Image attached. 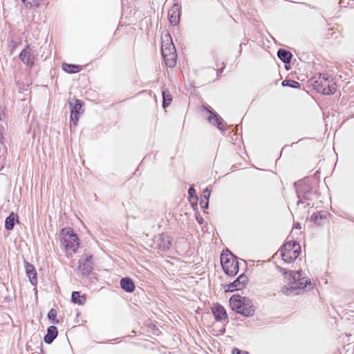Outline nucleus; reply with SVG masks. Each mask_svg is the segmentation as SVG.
<instances>
[{
    "instance_id": "1",
    "label": "nucleus",
    "mask_w": 354,
    "mask_h": 354,
    "mask_svg": "<svg viewBox=\"0 0 354 354\" xmlns=\"http://www.w3.org/2000/svg\"><path fill=\"white\" fill-rule=\"evenodd\" d=\"M283 270L284 275L288 273L289 279L293 280L290 288H286V290L283 291L286 295H299L305 290H310L313 288L314 284L311 281L301 277V271H286L284 269Z\"/></svg>"
},
{
    "instance_id": "2",
    "label": "nucleus",
    "mask_w": 354,
    "mask_h": 354,
    "mask_svg": "<svg viewBox=\"0 0 354 354\" xmlns=\"http://www.w3.org/2000/svg\"><path fill=\"white\" fill-rule=\"evenodd\" d=\"M310 84L317 92L323 95L334 94L337 90L336 83L328 74L319 73L310 79Z\"/></svg>"
},
{
    "instance_id": "3",
    "label": "nucleus",
    "mask_w": 354,
    "mask_h": 354,
    "mask_svg": "<svg viewBox=\"0 0 354 354\" xmlns=\"http://www.w3.org/2000/svg\"><path fill=\"white\" fill-rule=\"evenodd\" d=\"M230 308L238 314L245 317H251L255 309L252 301L240 295H234L229 299Z\"/></svg>"
},
{
    "instance_id": "4",
    "label": "nucleus",
    "mask_w": 354,
    "mask_h": 354,
    "mask_svg": "<svg viewBox=\"0 0 354 354\" xmlns=\"http://www.w3.org/2000/svg\"><path fill=\"white\" fill-rule=\"evenodd\" d=\"M161 52L166 65L170 68L174 67L176 64V50L169 33L162 38Z\"/></svg>"
},
{
    "instance_id": "5",
    "label": "nucleus",
    "mask_w": 354,
    "mask_h": 354,
    "mask_svg": "<svg viewBox=\"0 0 354 354\" xmlns=\"http://www.w3.org/2000/svg\"><path fill=\"white\" fill-rule=\"evenodd\" d=\"M221 263L227 275L233 277L238 274L239 270L238 258L229 250H223L221 254Z\"/></svg>"
},
{
    "instance_id": "6",
    "label": "nucleus",
    "mask_w": 354,
    "mask_h": 354,
    "mask_svg": "<svg viewBox=\"0 0 354 354\" xmlns=\"http://www.w3.org/2000/svg\"><path fill=\"white\" fill-rule=\"evenodd\" d=\"M61 243L64 250L75 253L79 247V239L71 227L64 228L61 230Z\"/></svg>"
},
{
    "instance_id": "7",
    "label": "nucleus",
    "mask_w": 354,
    "mask_h": 354,
    "mask_svg": "<svg viewBox=\"0 0 354 354\" xmlns=\"http://www.w3.org/2000/svg\"><path fill=\"white\" fill-rule=\"evenodd\" d=\"M300 252V245L295 241L286 242L281 248L282 259L286 263L293 262L299 257Z\"/></svg>"
},
{
    "instance_id": "8",
    "label": "nucleus",
    "mask_w": 354,
    "mask_h": 354,
    "mask_svg": "<svg viewBox=\"0 0 354 354\" xmlns=\"http://www.w3.org/2000/svg\"><path fill=\"white\" fill-rule=\"evenodd\" d=\"M33 46L27 44L21 51L19 55V59L29 68H32L35 65L37 55Z\"/></svg>"
},
{
    "instance_id": "9",
    "label": "nucleus",
    "mask_w": 354,
    "mask_h": 354,
    "mask_svg": "<svg viewBox=\"0 0 354 354\" xmlns=\"http://www.w3.org/2000/svg\"><path fill=\"white\" fill-rule=\"evenodd\" d=\"M93 255L91 254H84L79 260V266L77 271L82 276L88 275L93 270Z\"/></svg>"
},
{
    "instance_id": "10",
    "label": "nucleus",
    "mask_w": 354,
    "mask_h": 354,
    "mask_svg": "<svg viewBox=\"0 0 354 354\" xmlns=\"http://www.w3.org/2000/svg\"><path fill=\"white\" fill-rule=\"evenodd\" d=\"M212 313L217 322L226 321L228 323V316L225 308L220 304L216 303L212 307Z\"/></svg>"
},
{
    "instance_id": "11",
    "label": "nucleus",
    "mask_w": 354,
    "mask_h": 354,
    "mask_svg": "<svg viewBox=\"0 0 354 354\" xmlns=\"http://www.w3.org/2000/svg\"><path fill=\"white\" fill-rule=\"evenodd\" d=\"M206 109L209 113V115L207 117L208 122L211 124L216 126L217 128L221 131L225 130L226 123H225L222 118L216 112H213L210 109L207 108Z\"/></svg>"
},
{
    "instance_id": "12",
    "label": "nucleus",
    "mask_w": 354,
    "mask_h": 354,
    "mask_svg": "<svg viewBox=\"0 0 354 354\" xmlns=\"http://www.w3.org/2000/svg\"><path fill=\"white\" fill-rule=\"evenodd\" d=\"M248 278L245 274L239 275L232 283L228 285L227 291H234L235 290H242L246 286Z\"/></svg>"
},
{
    "instance_id": "13",
    "label": "nucleus",
    "mask_w": 354,
    "mask_h": 354,
    "mask_svg": "<svg viewBox=\"0 0 354 354\" xmlns=\"http://www.w3.org/2000/svg\"><path fill=\"white\" fill-rule=\"evenodd\" d=\"M157 248L160 251H167L171 246V239L166 234H161L156 237Z\"/></svg>"
},
{
    "instance_id": "14",
    "label": "nucleus",
    "mask_w": 354,
    "mask_h": 354,
    "mask_svg": "<svg viewBox=\"0 0 354 354\" xmlns=\"http://www.w3.org/2000/svg\"><path fill=\"white\" fill-rule=\"evenodd\" d=\"M25 269L27 277L32 286L37 284V273L34 266L29 262L25 261Z\"/></svg>"
},
{
    "instance_id": "15",
    "label": "nucleus",
    "mask_w": 354,
    "mask_h": 354,
    "mask_svg": "<svg viewBox=\"0 0 354 354\" xmlns=\"http://www.w3.org/2000/svg\"><path fill=\"white\" fill-rule=\"evenodd\" d=\"M180 6L174 4L171 10L168 12V17L172 26H176L180 21Z\"/></svg>"
},
{
    "instance_id": "16",
    "label": "nucleus",
    "mask_w": 354,
    "mask_h": 354,
    "mask_svg": "<svg viewBox=\"0 0 354 354\" xmlns=\"http://www.w3.org/2000/svg\"><path fill=\"white\" fill-rule=\"evenodd\" d=\"M294 186L296 189V192L297 194V197L299 198V200L297 203V205H299L300 203H302L301 199H300L301 195L304 194V197L305 199L306 195L308 193L307 189H308V186H307L302 180H299L297 182H295L294 183Z\"/></svg>"
},
{
    "instance_id": "17",
    "label": "nucleus",
    "mask_w": 354,
    "mask_h": 354,
    "mask_svg": "<svg viewBox=\"0 0 354 354\" xmlns=\"http://www.w3.org/2000/svg\"><path fill=\"white\" fill-rule=\"evenodd\" d=\"M58 335V330L56 326H50L47 328V333L44 337V341L47 344H50Z\"/></svg>"
},
{
    "instance_id": "18",
    "label": "nucleus",
    "mask_w": 354,
    "mask_h": 354,
    "mask_svg": "<svg viewBox=\"0 0 354 354\" xmlns=\"http://www.w3.org/2000/svg\"><path fill=\"white\" fill-rule=\"evenodd\" d=\"M120 286L127 292H133L135 290V283L129 277H124L120 280Z\"/></svg>"
},
{
    "instance_id": "19",
    "label": "nucleus",
    "mask_w": 354,
    "mask_h": 354,
    "mask_svg": "<svg viewBox=\"0 0 354 354\" xmlns=\"http://www.w3.org/2000/svg\"><path fill=\"white\" fill-rule=\"evenodd\" d=\"M277 57L284 64H290L292 60V54L286 49L279 48L277 51Z\"/></svg>"
},
{
    "instance_id": "20",
    "label": "nucleus",
    "mask_w": 354,
    "mask_h": 354,
    "mask_svg": "<svg viewBox=\"0 0 354 354\" xmlns=\"http://www.w3.org/2000/svg\"><path fill=\"white\" fill-rule=\"evenodd\" d=\"M82 68L80 65L63 63L62 69L68 73H75L80 72Z\"/></svg>"
},
{
    "instance_id": "21",
    "label": "nucleus",
    "mask_w": 354,
    "mask_h": 354,
    "mask_svg": "<svg viewBox=\"0 0 354 354\" xmlns=\"http://www.w3.org/2000/svg\"><path fill=\"white\" fill-rule=\"evenodd\" d=\"M16 220L17 221V216L14 212H11L6 218L5 228L7 230H12L14 228Z\"/></svg>"
},
{
    "instance_id": "22",
    "label": "nucleus",
    "mask_w": 354,
    "mask_h": 354,
    "mask_svg": "<svg viewBox=\"0 0 354 354\" xmlns=\"http://www.w3.org/2000/svg\"><path fill=\"white\" fill-rule=\"evenodd\" d=\"M83 102L80 100L75 99L73 101L69 102L71 113H80V110L83 106Z\"/></svg>"
},
{
    "instance_id": "23",
    "label": "nucleus",
    "mask_w": 354,
    "mask_h": 354,
    "mask_svg": "<svg viewBox=\"0 0 354 354\" xmlns=\"http://www.w3.org/2000/svg\"><path fill=\"white\" fill-rule=\"evenodd\" d=\"M310 218L315 224L320 225L323 223V221L326 219V216L325 214L319 212L313 214Z\"/></svg>"
},
{
    "instance_id": "24",
    "label": "nucleus",
    "mask_w": 354,
    "mask_h": 354,
    "mask_svg": "<svg viewBox=\"0 0 354 354\" xmlns=\"http://www.w3.org/2000/svg\"><path fill=\"white\" fill-rule=\"evenodd\" d=\"M71 301L74 304L82 305L85 302L86 298L84 295L81 296L80 292L74 291L71 295Z\"/></svg>"
},
{
    "instance_id": "25",
    "label": "nucleus",
    "mask_w": 354,
    "mask_h": 354,
    "mask_svg": "<svg viewBox=\"0 0 354 354\" xmlns=\"http://www.w3.org/2000/svg\"><path fill=\"white\" fill-rule=\"evenodd\" d=\"M162 95V106L164 109L169 106L172 101V96L168 91H163Z\"/></svg>"
},
{
    "instance_id": "26",
    "label": "nucleus",
    "mask_w": 354,
    "mask_h": 354,
    "mask_svg": "<svg viewBox=\"0 0 354 354\" xmlns=\"http://www.w3.org/2000/svg\"><path fill=\"white\" fill-rule=\"evenodd\" d=\"M26 6L30 7L39 8L41 6L46 3V0H21Z\"/></svg>"
},
{
    "instance_id": "27",
    "label": "nucleus",
    "mask_w": 354,
    "mask_h": 354,
    "mask_svg": "<svg viewBox=\"0 0 354 354\" xmlns=\"http://www.w3.org/2000/svg\"><path fill=\"white\" fill-rule=\"evenodd\" d=\"M208 192L207 195H204V198H201L200 202V205L202 209H205L208 208L209 205V198L210 196V192L209 191L208 188H206L205 193Z\"/></svg>"
},
{
    "instance_id": "28",
    "label": "nucleus",
    "mask_w": 354,
    "mask_h": 354,
    "mask_svg": "<svg viewBox=\"0 0 354 354\" xmlns=\"http://www.w3.org/2000/svg\"><path fill=\"white\" fill-rule=\"evenodd\" d=\"M282 86H288L293 88H300V84L295 81L293 80H285L282 82Z\"/></svg>"
},
{
    "instance_id": "29",
    "label": "nucleus",
    "mask_w": 354,
    "mask_h": 354,
    "mask_svg": "<svg viewBox=\"0 0 354 354\" xmlns=\"http://www.w3.org/2000/svg\"><path fill=\"white\" fill-rule=\"evenodd\" d=\"M56 317L57 311L53 308L50 309L48 313V318L51 320L53 324H58L59 321L56 319Z\"/></svg>"
},
{
    "instance_id": "30",
    "label": "nucleus",
    "mask_w": 354,
    "mask_h": 354,
    "mask_svg": "<svg viewBox=\"0 0 354 354\" xmlns=\"http://www.w3.org/2000/svg\"><path fill=\"white\" fill-rule=\"evenodd\" d=\"M189 198L198 199V196L196 195V189L194 187H190L188 189Z\"/></svg>"
},
{
    "instance_id": "31",
    "label": "nucleus",
    "mask_w": 354,
    "mask_h": 354,
    "mask_svg": "<svg viewBox=\"0 0 354 354\" xmlns=\"http://www.w3.org/2000/svg\"><path fill=\"white\" fill-rule=\"evenodd\" d=\"M80 113L71 112V120L73 122L74 125H77L79 120Z\"/></svg>"
},
{
    "instance_id": "32",
    "label": "nucleus",
    "mask_w": 354,
    "mask_h": 354,
    "mask_svg": "<svg viewBox=\"0 0 354 354\" xmlns=\"http://www.w3.org/2000/svg\"><path fill=\"white\" fill-rule=\"evenodd\" d=\"M196 219L199 224H202L203 223V218L198 212L196 213Z\"/></svg>"
},
{
    "instance_id": "33",
    "label": "nucleus",
    "mask_w": 354,
    "mask_h": 354,
    "mask_svg": "<svg viewBox=\"0 0 354 354\" xmlns=\"http://www.w3.org/2000/svg\"><path fill=\"white\" fill-rule=\"evenodd\" d=\"M233 354H248V352L242 353L241 350L238 348H234L232 352Z\"/></svg>"
},
{
    "instance_id": "34",
    "label": "nucleus",
    "mask_w": 354,
    "mask_h": 354,
    "mask_svg": "<svg viewBox=\"0 0 354 354\" xmlns=\"http://www.w3.org/2000/svg\"><path fill=\"white\" fill-rule=\"evenodd\" d=\"M225 327H223L221 329H220L219 330V333L220 335H224L225 333Z\"/></svg>"
},
{
    "instance_id": "35",
    "label": "nucleus",
    "mask_w": 354,
    "mask_h": 354,
    "mask_svg": "<svg viewBox=\"0 0 354 354\" xmlns=\"http://www.w3.org/2000/svg\"><path fill=\"white\" fill-rule=\"evenodd\" d=\"M223 68H221V69H218L216 71H217V75H218L219 73H222L223 72Z\"/></svg>"
},
{
    "instance_id": "36",
    "label": "nucleus",
    "mask_w": 354,
    "mask_h": 354,
    "mask_svg": "<svg viewBox=\"0 0 354 354\" xmlns=\"http://www.w3.org/2000/svg\"><path fill=\"white\" fill-rule=\"evenodd\" d=\"M295 227L296 228H298V229H300L301 227H300V224L299 223H297L296 225H295Z\"/></svg>"
},
{
    "instance_id": "37",
    "label": "nucleus",
    "mask_w": 354,
    "mask_h": 354,
    "mask_svg": "<svg viewBox=\"0 0 354 354\" xmlns=\"http://www.w3.org/2000/svg\"><path fill=\"white\" fill-rule=\"evenodd\" d=\"M23 84L22 82H21V83H20L19 82H18L17 83V85H18V86H19V90H20V86H21V84Z\"/></svg>"
},
{
    "instance_id": "38",
    "label": "nucleus",
    "mask_w": 354,
    "mask_h": 354,
    "mask_svg": "<svg viewBox=\"0 0 354 354\" xmlns=\"http://www.w3.org/2000/svg\"><path fill=\"white\" fill-rule=\"evenodd\" d=\"M22 86H24V84H22V86H20V88H22ZM19 92H21V89L19 90Z\"/></svg>"
},
{
    "instance_id": "39",
    "label": "nucleus",
    "mask_w": 354,
    "mask_h": 354,
    "mask_svg": "<svg viewBox=\"0 0 354 354\" xmlns=\"http://www.w3.org/2000/svg\"><path fill=\"white\" fill-rule=\"evenodd\" d=\"M22 86H24V84H22V86H20V88H22ZM19 92H21V89L19 90Z\"/></svg>"
},
{
    "instance_id": "40",
    "label": "nucleus",
    "mask_w": 354,
    "mask_h": 354,
    "mask_svg": "<svg viewBox=\"0 0 354 354\" xmlns=\"http://www.w3.org/2000/svg\"><path fill=\"white\" fill-rule=\"evenodd\" d=\"M16 47V44H15L12 46V48L14 49Z\"/></svg>"
}]
</instances>
